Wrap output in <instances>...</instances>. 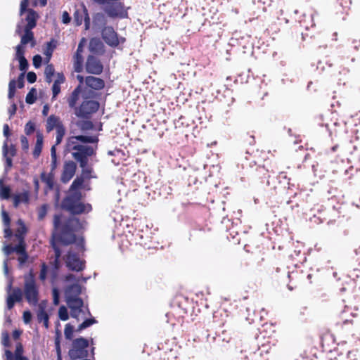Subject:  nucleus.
<instances>
[{"label":"nucleus","instance_id":"nucleus-14","mask_svg":"<svg viewBox=\"0 0 360 360\" xmlns=\"http://www.w3.org/2000/svg\"><path fill=\"white\" fill-rule=\"evenodd\" d=\"M84 39L83 38L81 41L79 43L77 51L74 56V69L77 72H81L83 69V42Z\"/></svg>","mask_w":360,"mask_h":360},{"label":"nucleus","instance_id":"nucleus-22","mask_svg":"<svg viewBox=\"0 0 360 360\" xmlns=\"http://www.w3.org/2000/svg\"><path fill=\"white\" fill-rule=\"evenodd\" d=\"M59 126H63V124L58 117L52 115L48 117L46 121L47 131H51L54 128L57 130Z\"/></svg>","mask_w":360,"mask_h":360},{"label":"nucleus","instance_id":"nucleus-64","mask_svg":"<svg viewBox=\"0 0 360 360\" xmlns=\"http://www.w3.org/2000/svg\"><path fill=\"white\" fill-rule=\"evenodd\" d=\"M15 86H16V81L15 79H11L8 84V89L15 91Z\"/></svg>","mask_w":360,"mask_h":360},{"label":"nucleus","instance_id":"nucleus-17","mask_svg":"<svg viewBox=\"0 0 360 360\" xmlns=\"http://www.w3.org/2000/svg\"><path fill=\"white\" fill-rule=\"evenodd\" d=\"M85 83L86 86L95 90H101L105 86V82L102 79L94 76L86 77Z\"/></svg>","mask_w":360,"mask_h":360},{"label":"nucleus","instance_id":"nucleus-11","mask_svg":"<svg viewBox=\"0 0 360 360\" xmlns=\"http://www.w3.org/2000/svg\"><path fill=\"white\" fill-rule=\"evenodd\" d=\"M3 251L6 256H8L12 252H15L19 255L18 259L20 265L26 262L28 256L25 252V245H17L13 247L11 245H5L3 248Z\"/></svg>","mask_w":360,"mask_h":360},{"label":"nucleus","instance_id":"nucleus-5","mask_svg":"<svg viewBox=\"0 0 360 360\" xmlns=\"http://www.w3.org/2000/svg\"><path fill=\"white\" fill-rule=\"evenodd\" d=\"M89 342L84 338L74 340L68 355L71 360L84 359L88 356Z\"/></svg>","mask_w":360,"mask_h":360},{"label":"nucleus","instance_id":"nucleus-1","mask_svg":"<svg viewBox=\"0 0 360 360\" xmlns=\"http://www.w3.org/2000/svg\"><path fill=\"white\" fill-rule=\"evenodd\" d=\"M82 225L78 219L72 217L62 224L61 217L56 214L53 218V231L51 245L55 252L53 265L57 270L60 266V257L61 250L59 245H68L75 241V231L79 230Z\"/></svg>","mask_w":360,"mask_h":360},{"label":"nucleus","instance_id":"nucleus-2","mask_svg":"<svg viewBox=\"0 0 360 360\" xmlns=\"http://www.w3.org/2000/svg\"><path fill=\"white\" fill-rule=\"evenodd\" d=\"M71 134L72 135L66 140V150L72 153L80 167H84L88 165V158L96 153L98 137L96 135H75L73 131Z\"/></svg>","mask_w":360,"mask_h":360},{"label":"nucleus","instance_id":"nucleus-26","mask_svg":"<svg viewBox=\"0 0 360 360\" xmlns=\"http://www.w3.org/2000/svg\"><path fill=\"white\" fill-rule=\"evenodd\" d=\"M43 146V136L41 134H37V141L34 146V148L33 150V156L35 158H37L42 150Z\"/></svg>","mask_w":360,"mask_h":360},{"label":"nucleus","instance_id":"nucleus-31","mask_svg":"<svg viewBox=\"0 0 360 360\" xmlns=\"http://www.w3.org/2000/svg\"><path fill=\"white\" fill-rule=\"evenodd\" d=\"M65 134V129L64 126H59L58 129L56 130V145H58L61 143Z\"/></svg>","mask_w":360,"mask_h":360},{"label":"nucleus","instance_id":"nucleus-37","mask_svg":"<svg viewBox=\"0 0 360 360\" xmlns=\"http://www.w3.org/2000/svg\"><path fill=\"white\" fill-rule=\"evenodd\" d=\"M82 169V177L83 179H90L94 177L91 176L92 169L90 167H88L87 165H85L84 167H80Z\"/></svg>","mask_w":360,"mask_h":360},{"label":"nucleus","instance_id":"nucleus-21","mask_svg":"<svg viewBox=\"0 0 360 360\" xmlns=\"http://www.w3.org/2000/svg\"><path fill=\"white\" fill-rule=\"evenodd\" d=\"M81 91L82 87L80 85H79L74 89L70 96L68 98V103L70 108H74L75 110V108H77L76 104L79 100Z\"/></svg>","mask_w":360,"mask_h":360},{"label":"nucleus","instance_id":"nucleus-16","mask_svg":"<svg viewBox=\"0 0 360 360\" xmlns=\"http://www.w3.org/2000/svg\"><path fill=\"white\" fill-rule=\"evenodd\" d=\"M22 290L20 288L14 289L7 297V308L8 309H11L13 307L15 302H20L22 300Z\"/></svg>","mask_w":360,"mask_h":360},{"label":"nucleus","instance_id":"nucleus-61","mask_svg":"<svg viewBox=\"0 0 360 360\" xmlns=\"http://www.w3.org/2000/svg\"><path fill=\"white\" fill-rule=\"evenodd\" d=\"M16 110H17V106L15 103H13L11 107L9 108L8 109V113H9V115H10V118L13 115H15V112H16Z\"/></svg>","mask_w":360,"mask_h":360},{"label":"nucleus","instance_id":"nucleus-57","mask_svg":"<svg viewBox=\"0 0 360 360\" xmlns=\"http://www.w3.org/2000/svg\"><path fill=\"white\" fill-rule=\"evenodd\" d=\"M65 82V77L63 73H57V78L55 80L54 83L61 84Z\"/></svg>","mask_w":360,"mask_h":360},{"label":"nucleus","instance_id":"nucleus-28","mask_svg":"<svg viewBox=\"0 0 360 360\" xmlns=\"http://www.w3.org/2000/svg\"><path fill=\"white\" fill-rule=\"evenodd\" d=\"M11 189L3 185V179H0V199L6 200L10 198Z\"/></svg>","mask_w":360,"mask_h":360},{"label":"nucleus","instance_id":"nucleus-40","mask_svg":"<svg viewBox=\"0 0 360 360\" xmlns=\"http://www.w3.org/2000/svg\"><path fill=\"white\" fill-rule=\"evenodd\" d=\"M56 46L53 45L52 41H50L47 43L46 49L44 51V54L49 58V59L52 56L53 49H55Z\"/></svg>","mask_w":360,"mask_h":360},{"label":"nucleus","instance_id":"nucleus-42","mask_svg":"<svg viewBox=\"0 0 360 360\" xmlns=\"http://www.w3.org/2000/svg\"><path fill=\"white\" fill-rule=\"evenodd\" d=\"M83 15L79 11H77L74 13V21L75 25L79 26L82 23Z\"/></svg>","mask_w":360,"mask_h":360},{"label":"nucleus","instance_id":"nucleus-41","mask_svg":"<svg viewBox=\"0 0 360 360\" xmlns=\"http://www.w3.org/2000/svg\"><path fill=\"white\" fill-rule=\"evenodd\" d=\"M53 302L54 305H58L60 300V292L56 288H53L52 290Z\"/></svg>","mask_w":360,"mask_h":360},{"label":"nucleus","instance_id":"nucleus-46","mask_svg":"<svg viewBox=\"0 0 360 360\" xmlns=\"http://www.w3.org/2000/svg\"><path fill=\"white\" fill-rule=\"evenodd\" d=\"M23 46L22 44H19L16 46L15 49H16V53H15V57L17 59H19L22 57H25L24 56V49H23Z\"/></svg>","mask_w":360,"mask_h":360},{"label":"nucleus","instance_id":"nucleus-54","mask_svg":"<svg viewBox=\"0 0 360 360\" xmlns=\"http://www.w3.org/2000/svg\"><path fill=\"white\" fill-rule=\"evenodd\" d=\"M84 13H85V17H84L85 30H89V27H90V18L88 15L87 11L86 8L84 9Z\"/></svg>","mask_w":360,"mask_h":360},{"label":"nucleus","instance_id":"nucleus-7","mask_svg":"<svg viewBox=\"0 0 360 360\" xmlns=\"http://www.w3.org/2000/svg\"><path fill=\"white\" fill-rule=\"evenodd\" d=\"M99 108V103L94 100H86L78 108H75V114L78 117H88L89 115L96 112Z\"/></svg>","mask_w":360,"mask_h":360},{"label":"nucleus","instance_id":"nucleus-59","mask_svg":"<svg viewBox=\"0 0 360 360\" xmlns=\"http://www.w3.org/2000/svg\"><path fill=\"white\" fill-rule=\"evenodd\" d=\"M24 75L25 72H22L18 79V86L20 89L24 86Z\"/></svg>","mask_w":360,"mask_h":360},{"label":"nucleus","instance_id":"nucleus-48","mask_svg":"<svg viewBox=\"0 0 360 360\" xmlns=\"http://www.w3.org/2000/svg\"><path fill=\"white\" fill-rule=\"evenodd\" d=\"M1 342L5 347L9 346V335L6 331L3 332L1 334Z\"/></svg>","mask_w":360,"mask_h":360},{"label":"nucleus","instance_id":"nucleus-13","mask_svg":"<svg viewBox=\"0 0 360 360\" xmlns=\"http://www.w3.org/2000/svg\"><path fill=\"white\" fill-rule=\"evenodd\" d=\"M48 302L46 300H42L38 304L37 315L39 322H42L46 328H49V315L46 311Z\"/></svg>","mask_w":360,"mask_h":360},{"label":"nucleus","instance_id":"nucleus-10","mask_svg":"<svg viewBox=\"0 0 360 360\" xmlns=\"http://www.w3.org/2000/svg\"><path fill=\"white\" fill-rule=\"evenodd\" d=\"M65 263L66 266L72 271H79L84 269L83 262L72 248L69 250L67 255Z\"/></svg>","mask_w":360,"mask_h":360},{"label":"nucleus","instance_id":"nucleus-47","mask_svg":"<svg viewBox=\"0 0 360 360\" xmlns=\"http://www.w3.org/2000/svg\"><path fill=\"white\" fill-rule=\"evenodd\" d=\"M52 99H55L58 95V94L60 92V85L56 83H53L52 86Z\"/></svg>","mask_w":360,"mask_h":360},{"label":"nucleus","instance_id":"nucleus-15","mask_svg":"<svg viewBox=\"0 0 360 360\" xmlns=\"http://www.w3.org/2000/svg\"><path fill=\"white\" fill-rule=\"evenodd\" d=\"M77 165L73 161L65 162L61 180L63 183L68 182L75 175Z\"/></svg>","mask_w":360,"mask_h":360},{"label":"nucleus","instance_id":"nucleus-29","mask_svg":"<svg viewBox=\"0 0 360 360\" xmlns=\"http://www.w3.org/2000/svg\"><path fill=\"white\" fill-rule=\"evenodd\" d=\"M3 155L6 158V170L12 167V159L10 156H8V143L7 140L4 143L3 146Z\"/></svg>","mask_w":360,"mask_h":360},{"label":"nucleus","instance_id":"nucleus-45","mask_svg":"<svg viewBox=\"0 0 360 360\" xmlns=\"http://www.w3.org/2000/svg\"><path fill=\"white\" fill-rule=\"evenodd\" d=\"M73 333V328L70 325L67 324L65 328L64 334L67 339H71Z\"/></svg>","mask_w":360,"mask_h":360},{"label":"nucleus","instance_id":"nucleus-39","mask_svg":"<svg viewBox=\"0 0 360 360\" xmlns=\"http://www.w3.org/2000/svg\"><path fill=\"white\" fill-rule=\"evenodd\" d=\"M18 60L19 61V68L24 72L28 68V62L25 57H22Z\"/></svg>","mask_w":360,"mask_h":360},{"label":"nucleus","instance_id":"nucleus-24","mask_svg":"<svg viewBox=\"0 0 360 360\" xmlns=\"http://www.w3.org/2000/svg\"><path fill=\"white\" fill-rule=\"evenodd\" d=\"M18 224L19 227L18 228L15 236L18 240V245H25V240H24V235L26 233V228L22 221V220H18Z\"/></svg>","mask_w":360,"mask_h":360},{"label":"nucleus","instance_id":"nucleus-4","mask_svg":"<svg viewBox=\"0 0 360 360\" xmlns=\"http://www.w3.org/2000/svg\"><path fill=\"white\" fill-rule=\"evenodd\" d=\"M94 3L103 6L105 13L110 18H124V4L121 0H92Z\"/></svg>","mask_w":360,"mask_h":360},{"label":"nucleus","instance_id":"nucleus-53","mask_svg":"<svg viewBox=\"0 0 360 360\" xmlns=\"http://www.w3.org/2000/svg\"><path fill=\"white\" fill-rule=\"evenodd\" d=\"M28 6V0H22L20 4V14L22 15V13L27 10V7Z\"/></svg>","mask_w":360,"mask_h":360},{"label":"nucleus","instance_id":"nucleus-18","mask_svg":"<svg viewBox=\"0 0 360 360\" xmlns=\"http://www.w3.org/2000/svg\"><path fill=\"white\" fill-rule=\"evenodd\" d=\"M89 49L91 53L101 54L104 51L103 43L99 38H91L89 41Z\"/></svg>","mask_w":360,"mask_h":360},{"label":"nucleus","instance_id":"nucleus-63","mask_svg":"<svg viewBox=\"0 0 360 360\" xmlns=\"http://www.w3.org/2000/svg\"><path fill=\"white\" fill-rule=\"evenodd\" d=\"M4 135L6 137V140L8 141V137L10 134V132H9V127L7 124H5L4 125Z\"/></svg>","mask_w":360,"mask_h":360},{"label":"nucleus","instance_id":"nucleus-55","mask_svg":"<svg viewBox=\"0 0 360 360\" xmlns=\"http://www.w3.org/2000/svg\"><path fill=\"white\" fill-rule=\"evenodd\" d=\"M71 18L67 11H64L62 15V21L64 24H68L70 22Z\"/></svg>","mask_w":360,"mask_h":360},{"label":"nucleus","instance_id":"nucleus-30","mask_svg":"<svg viewBox=\"0 0 360 360\" xmlns=\"http://www.w3.org/2000/svg\"><path fill=\"white\" fill-rule=\"evenodd\" d=\"M55 73V69L53 68V65H48L45 68L44 70V75L46 77V81L48 83H51L52 82V77L53 76Z\"/></svg>","mask_w":360,"mask_h":360},{"label":"nucleus","instance_id":"nucleus-20","mask_svg":"<svg viewBox=\"0 0 360 360\" xmlns=\"http://www.w3.org/2000/svg\"><path fill=\"white\" fill-rule=\"evenodd\" d=\"M37 18L38 14L36 11L32 9H27V16L25 18L27 25L25 28L32 30L36 26Z\"/></svg>","mask_w":360,"mask_h":360},{"label":"nucleus","instance_id":"nucleus-34","mask_svg":"<svg viewBox=\"0 0 360 360\" xmlns=\"http://www.w3.org/2000/svg\"><path fill=\"white\" fill-rule=\"evenodd\" d=\"M5 356H6V360H28L27 358H26L23 356H13V353L10 350H8V349H6L5 351Z\"/></svg>","mask_w":360,"mask_h":360},{"label":"nucleus","instance_id":"nucleus-19","mask_svg":"<svg viewBox=\"0 0 360 360\" xmlns=\"http://www.w3.org/2000/svg\"><path fill=\"white\" fill-rule=\"evenodd\" d=\"M81 286L78 283H74L67 287L65 290V299L72 298L77 299L79 298V295L81 293Z\"/></svg>","mask_w":360,"mask_h":360},{"label":"nucleus","instance_id":"nucleus-58","mask_svg":"<svg viewBox=\"0 0 360 360\" xmlns=\"http://www.w3.org/2000/svg\"><path fill=\"white\" fill-rule=\"evenodd\" d=\"M23 349L21 344H18L13 356H22Z\"/></svg>","mask_w":360,"mask_h":360},{"label":"nucleus","instance_id":"nucleus-36","mask_svg":"<svg viewBox=\"0 0 360 360\" xmlns=\"http://www.w3.org/2000/svg\"><path fill=\"white\" fill-rule=\"evenodd\" d=\"M78 126L82 131L91 130L93 129L94 125L90 121H83L78 123Z\"/></svg>","mask_w":360,"mask_h":360},{"label":"nucleus","instance_id":"nucleus-51","mask_svg":"<svg viewBox=\"0 0 360 360\" xmlns=\"http://www.w3.org/2000/svg\"><path fill=\"white\" fill-rule=\"evenodd\" d=\"M27 79L29 83H34L37 80V75L34 72H29L27 75Z\"/></svg>","mask_w":360,"mask_h":360},{"label":"nucleus","instance_id":"nucleus-6","mask_svg":"<svg viewBox=\"0 0 360 360\" xmlns=\"http://www.w3.org/2000/svg\"><path fill=\"white\" fill-rule=\"evenodd\" d=\"M68 307L70 309V315L77 321L84 319L90 314L88 308L84 305L81 298L65 299Z\"/></svg>","mask_w":360,"mask_h":360},{"label":"nucleus","instance_id":"nucleus-60","mask_svg":"<svg viewBox=\"0 0 360 360\" xmlns=\"http://www.w3.org/2000/svg\"><path fill=\"white\" fill-rule=\"evenodd\" d=\"M65 281H68V282H71V281L79 282V279L77 278L75 275H73L72 274H70L66 276Z\"/></svg>","mask_w":360,"mask_h":360},{"label":"nucleus","instance_id":"nucleus-12","mask_svg":"<svg viewBox=\"0 0 360 360\" xmlns=\"http://www.w3.org/2000/svg\"><path fill=\"white\" fill-rule=\"evenodd\" d=\"M103 65L100 60L94 56H89L86 62V70L88 73L100 75L103 72Z\"/></svg>","mask_w":360,"mask_h":360},{"label":"nucleus","instance_id":"nucleus-35","mask_svg":"<svg viewBox=\"0 0 360 360\" xmlns=\"http://www.w3.org/2000/svg\"><path fill=\"white\" fill-rule=\"evenodd\" d=\"M35 93L36 90L34 89H32L31 91L27 94L25 101L26 103L28 104H32L35 102L36 97H35Z\"/></svg>","mask_w":360,"mask_h":360},{"label":"nucleus","instance_id":"nucleus-62","mask_svg":"<svg viewBox=\"0 0 360 360\" xmlns=\"http://www.w3.org/2000/svg\"><path fill=\"white\" fill-rule=\"evenodd\" d=\"M16 150L15 147L11 145L9 148L8 147V156L13 157L15 155Z\"/></svg>","mask_w":360,"mask_h":360},{"label":"nucleus","instance_id":"nucleus-8","mask_svg":"<svg viewBox=\"0 0 360 360\" xmlns=\"http://www.w3.org/2000/svg\"><path fill=\"white\" fill-rule=\"evenodd\" d=\"M25 295L29 304L36 305L38 302V289L34 279L27 278L25 283Z\"/></svg>","mask_w":360,"mask_h":360},{"label":"nucleus","instance_id":"nucleus-50","mask_svg":"<svg viewBox=\"0 0 360 360\" xmlns=\"http://www.w3.org/2000/svg\"><path fill=\"white\" fill-rule=\"evenodd\" d=\"M2 219L3 221L5 224V226H8L10 224V217L8 214V213L5 210H2L1 212Z\"/></svg>","mask_w":360,"mask_h":360},{"label":"nucleus","instance_id":"nucleus-44","mask_svg":"<svg viewBox=\"0 0 360 360\" xmlns=\"http://www.w3.org/2000/svg\"><path fill=\"white\" fill-rule=\"evenodd\" d=\"M34 124L32 122H28L25 125V132L27 135H30L34 132Z\"/></svg>","mask_w":360,"mask_h":360},{"label":"nucleus","instance_id":"nucleus-49","mask_svg":"<svg viewBox=\"0 0 360 360\" xmlns=\"http://www.w3.org/2000/svg\"><path fill=\"white\" fill-rule=\"evenodd\" d=\"M42 62V58L39 55H36L33 57V65L36 68H39Z\"/></svg>","mask_w":360,"mask_h":360},{"label":"nucleus","instance_id":"nucleus-56","mask_svg":"<svg viewBox=\"0 0 360 360\" xmlns=\"http://www.w3.org/2000/svg\"><path fill=\"white\" fill-rule=\"evenodd\" d=\"M21 145L23 150H27L29 148V143L28 140L26 137L22 136L21 137Z\"/></svg>","mask_w":360,"mask_h":360},{"label":"nucleus","instance_id":"nucleus-32","mask_svg":"<svg viewBox=\"0 0 360 360\" xmlns=\"http://www.w3.org/2000/svg\"><path fill=\"white\" fill-rule=\"evenodd\" d=\"M96 322V321L95 320L94 318H91V319H86L79 326H78V330L79 331H81L89 326H91V325H93L94 323H95Z\"/></svg>","mask_w":360,"mask_h":360},{"label":"nucleus","instance_id":"nucleus-27","mask_svg":"<svg viewBox=\"0 0 360 360\" xmlns=\"http://www.w3.org/2000/svg\"><path fill=\"white\" fill-rule=\"evenodd\" d=\"M24 32V34L21 37L20 41V44L22 45L27 44L34 39V34L32 32V29L25 28Z\"/></svg>","mask_w":360,"mask_h":360},{"label":"nucleus","instance_id":"nucleus-25","mask_svg":"<svg viewBox=\"0 0 360 360\" xmlns=\"http://www.w3.org/2000/svg\"><path fill=\"white\" fill-rule=\"evenodd\" d=\"M107 18L103 13H96L93 17V23L96 27H107Z\"/></svg>","mask_w":360,"mask_h":360},{"label":"nucleus","instance_id":"nucleus-9","mask_svg":"<svg viewBox=\"0 0 360 360\" xmlns=\"http://www.w3.org/2000/svg\"><path fill=\"white\" fill-rule=\"evenodd\" d=\"M101 36L104 41L111 47H116L119 45L120 39L118 38L117 32L111 26H107L102 28ZM123 41L124 39L121 38Z\"/></svg>","mask_w":360,"mask_h":360},{"label":"nucleus","instance_id":"nucleus-33","mask_svg":"<svg viewBox=\"0 0 360 360\" xmlns=\"http://www.w3.org/2000/svg\"><path fill=\"white\" fill-rule=\"evenodd\" d=\"M58 316L62 321H67L69 319L68 311L65 306H61L59 308Z\"/></svg>","mask_w":360,"mask_h":360},{"label":"nucleus","instance_id":"nucleus-43","mask_svg":"<svg viewBox=\"0 0 360 360\" xmlns=\"http://www.w3.org/2000/svg\"><path fill=\"white\" fill-rule=\"evenodd\" d=\"M48 267L46 264H41V268L39 274V278L41 281H44L46 278Z\"/></svg>","mask_w":360,"mask_h":360},{"label":"nucleus","instance_id":"nucleus-3","mask_svg":"<svg viewBox=\"0 0 360 360\" xmlns=\"http://www.w3.org/2000/svg\"><path fill=\"white\" fill-rule=\"evenodd\" d=\"M83 183V177H77L70 186V194L62 202V207L72 214L88 213L91 210L90 204H84L81 202L82 194L77 191Z\"/></svg>","mask_w":360,"mask_h":360},{"label":"nucleus","instance_id":"nucleus-38","mask_svg":"<svg viewBox=\"0 0 360 360\" xmlns=\"http://www.w3.org/2000/svg\"><path fill=\"white\" fill-rule=\"evenodd\" d=\"M47 214V205H43L38 210V219L42 220Z\"/></svg>","mask_w":360,"mask_h":360},{"label":"nucleus","instance_id":"nucleus-23","mask_svg":"<svg viewBox=\"0 0 360 360\" xmlns=\"http://www.w3.org/2000/svg\"><path fill=\"white\" fill-rule=\"evenodd\" d=\"M30 199V194L28 191H23L22 193L14 195L13 204L15 207H18L20 203H28Z\"/></svg>","mask_w":360,"mask_h":360},{"label":"nucleus","instance_id":"nucleus-52","mask_svg":"<svg viewBox=\"0 0 360 360\" xmlns=\"http://www.w3.org/2000/svg\"><path fill=\"white\" fill-rule=\"evenodd\" d=\"M32 319V314L30 311H25L23 313V321L25 323H29Z\"/></svg>","mask_w":360,"mask_h":360}]
</instances>
